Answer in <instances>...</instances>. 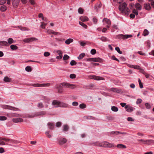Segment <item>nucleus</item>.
I'll return each mask as SVG.
<instances>
[{
	"instance_id": "38",
	"label": "nucleus",
	"mask_w": 154,
	"mask_h": 154,
	"mask_svg": "<svg viewBox=\"0 0 154 154\" xmlns=\"http://www.w3.org/2000/svg\"><path fill=\"white\" fill-rule=\"evenodd\" d=\"M111 110L114 112H117L118 110V109L117 107L112 106L111 107Z\"/></svg>"
},
{
	"instance_id": "10",
	"label": "nucleus",
	"mask_w": 154,
	"mask_h": 154,
	"mask_svg": "<svg viewBox=\"0 0 154 154\" xmlns=\"http://www.w3.org/2000/svg\"><path fill=\"white\" fill-rule=\"evenodd\" d=\"M67 141V140L65 138H60L58 140V143L60 145L65 144Z\"/></svg>"
},
{
	"instance_id": "18",
	"label": "nucleus",
	"mask_w": 154,
	"mask_h": 154,
	"mask_svg": "<svg viewBox=\"0 0 154 154\" xmlns=\"http://www.w3.org/2000/svg\"><path fill=\"white\" fill-rule=\"evenodd\" d=\"M108 91H111L116 93H119L120 92V91L118 89L115 88H112L110 89H108Z\"/></svg>"
},
{
	"instance_id": "61",
	"label": "nucleus",
	"mask_w": 154,
	"mask_h": 154,
	"mask_svg": "<svg viewBox=\"0 0 154 154\" xmlns=\"http://www.w3.org/2000/svg\"><path fill=\"white\" fill-rule=\"evenodd\" d=\"M7 0H0V5H2L5 4Z\"/></svg>"
},
{
	"instance_id": "45",
	"label": "nucleus",
	"mask_w": 154,
	"mask_h": 154,
	"mask_svg": "<svg viewBox=\"0 0 154 154\" xmlns=\"http://www.w3.org/2000/svg\"><path fill=\"white\" fill-rule=\"evenodd\" d=\"M69 58V57L66 54H65L64 55L63 57V59L64 60H65L68 59Z\"/></svg>"
},
{
	"instance_id": "49",
	"label": "nucleus",
	"mask_w": 154,
	"mask_h": 154,
	"mask_svg": "<svg viewBox=\"0 0 154 154\" xmlns=\"http://www.w3.org/2000/svg\"><path fill=\"white\" fill-rule=\"evenodd\" d=\"M149 33V32L147 29H145L144 30L143 32V35L144 36H145L148 35Z\"/></svg>"
},
{
	"instance_id": "52",
	"label": "nucleus",
	"mask_w": 154,
	"mask_h": 154,
	"mask_svg": "<svg viewBox=\"0 0 154 154\" xmlns=\"http://www.w3.org/2000/svg\"><path fill=\"white\" fill-rule=\"evenodd\" d=\"M93 23L94 24H96L97 22V19L96 17H94L93 19Z\"/></svg>"
},
{
	"instance_id": "17",
	"label": "nucleus",
	"mask_w": 154,
	"mask_h": 154,
	"mask_svg": "<svg viewBox=\"0 0 154 154\" xmlns=\"http://www.w3.org/2000/svg\"><path fill=\"white\" fill-rule=\"evenodd\" d=\"M144 7L145 9L147 10H149L151 9L150 4L149 3L145 4H144Z\"/></svg>"
},
{
	"instance_id": "64",
	"label": "nucleus",
	"mask_w": 154,
	"mask_h": 154,
	"mask_svg": "<svg viewBox=\"0 0 154 154\" xmlns=\"http://www.w3.org/2000/svg\"><path fill=\"white\" fill-rule=\"evenodd\" d=\"M145 105L146 106V108L147 109H149L150 108L151 106L150 105L147 103L145 104Z\"/></svg>"
},
{
	"instance_id": "35",
	"label": "nucleus",
	"mask_w": 154,
	"mask_h": 154,
	"mask_svg": "<svg viewBox=\"0 0 154 154\" xmlns=\"http://www.w3.org/2000/svg\"><path fill=\"white\" fill-rule=\"evenodd\" d=\"M103 21H105L106 22V23H107V24L108 25H111V22L110 20L106 18H104L103 20Z\"/></svg>"
},
{
	"instance_id": "47",
	"label": "nucleus",
	"mask_w": 154,
	"mask_h": 154,
	"mask_svg": "<svg viewBox=\"0 0 154 154\" xmlns=\"http://www.w3.org/2000/svg\"><path fill=\"white\" fill-rule=\"evenodd\" d=\"M138 82L139 83L140 88H143V85L142 84V83L141 82V80L140 79H138Z\"/></svg>"
},
{
	"instance_id": "32",
	"label": "nucleus",
	"mask_w": 154,
	"mask_h": 154,
	"mask_svg": "<svg viewBox=\"0 0 154 154\" xmlns=\"http://www.w3.org/2000/svg\"><path fill=\"white\" fill-rule=\"evenodd\" d=\"M7 7L5 5L2 6L0 8V10L2 12H4L6 11Z\"/></svg>"
},
{
	"instance_id": "22",
	"label": "nucleus",
	"mask_w": 154,
	"mask_h": 154,
	"mask_svg": "<svg viewBox=\"0 0 154 154\" xmlns=\"http://www.w3.org/2000/svg\"><path fill=\"white\" fill-rule=\"evenodd\" d=\"M101 4L100 2L97 3L95 5L94 9L97 11V8H100L101 6Z\"/></svg>"
},
{
	"instance_id": "5",
	"label": "nucleus",
	"mask_w": 154,
	"mask_h": 154,
	"mask_svg": "<svg viewBox=\"0 0 154 154\" xmlns=\"http://www.w3.org/2000/svg\"><path fill=\"white\" fill-rule=\"evenodd\" d=\"M49 83L47 84H33L32 85L35 87H46L50 85Z\"/></svg>"
},
{
	"instance_id": "42",
	"label": "nucleus",
	"mask_w": 154,
	"mask_h": 154,
	"mask_svg": "<svg viewBox=\"0 0 154 154\" xmlns=\"http://www.w3.org/2000/svg\"><path fill=\"white\" fill-rule=\"evenodd\" d=\"M25 70L27 72H30L31 71L32 69L30 66H27L25 68Z\"/></svg>"
},
{
	"instance_id": "24",
	"label": "nucleus",
	"mask_w": 154,
	"mask_h": 154,
	"mask_svg": "<svg viewBox=\"0 0 154 154\" xmlns=\"http://www.w3.org/2000/svg\"><path fill=\"white\" fill-rule=\"evenodd\" d=\"M49 128L51 130H53L54 128V124L51 122H48V123Z\"/></svg>"
},
{
	"instance_id": "33",
	"label": "nucleus",
	"mask_w": 154,
	"mask_h": 154,
	"mask_svg": "<svg viewBox=\"0 0 154 154\" xmlns=\"http://www.w3.org/2000/svg\"><path fill=\"white\" fill-rule=\"evenodd\" d=\"M4 80L5 82H9L11 81V79L8 77L6 76L4 78Z\"/></svg>"
},
{
	"instance_id": "26",
	"label": "nucleus",
	"mask_w": 154,
	"mask_h": 154,
	"mask_svg": "<svg viewBox=\"0 0 154 154\" xmlns=\"http://www.w3.org/2000/svg\"><path fill=\"white\" fill-rule=\"evenodd\" d=\"M135 8L137 10H141L142 9V6L139 3H137L135 4Z\"/></svg>"
},
{
	"instance_id": "20",
	"label": "nucleus",
	"mask_w": 154,
	"mask_h": 154,
	"mask_svg": "<svg viewBox=\"0 0 154 154\" xmlns=\"http://www.w3.org/2000/svg\"><path fill=\"white\" fill-rule=\"evenodd\" d=\"M46 114V112L45 111H40L39 112H36V115L37 116H42L45 115Z\"/></svg>"
},
{
	"instance_id": "51",
	"label": "nucleus",
	"mask_w": 154,
	"mask_h": 154,
	"mask_svg": "<svg viewBox=\"0 0 154 154\" xmlns=\"http://www.w3.org/2000/svg\"><path fill=\"white\" fill-rule=\"evenodd\" d=\"M76 64V62L74 60H72L70 63V64L72 66L75 65Z\"/></svg>"
},
{
	"instance_id": "3",
	"label": "nucleus",
	"mask_w": 154,
	"mask_h": 154,
	"mask_svg": "<svg viewBox=\"0 0 154 154\" xmlns=\"http://www.w3.org/2000/svg\"><path fill=\"white\" fill-rule=\"evenodd\" d=\"M132 37V35H123L119 34L116 36V38L118 39H125L129 38H131Z\"/></svg>"
},
{
	"instance_id": "27",
	"label": "nucleus",
	"mask_w": 154,
	"mask_h": 154,
	"mask_svg": "<svg viewBox=\"0 0 154 154\" xmlns=\"http://www.w3.org/2000/svg\"><path fill=\"white\" fill-rule=\"evenodd\" d=\"M100 39L103 42H109V40L107 38L105 37L102 36L101 37Z\"/></svg>"
},
{
	"instance_id": "50",
	"label": "nucleus",
	"mask_w": 154,
	"mask_h": 154,
	"mask_svg": "<svg viewBox=\"0 0 154 154\" xmlns=\"http://www.w3.org/2000/svg\"><path fill=\"white\" fill-rule=\"evenodd\" d=\"M2 138H0V145H5L6 144L4 142L2 139Z\"/></svg>"
},
{
	"instance_id": "46",
	"label": "nucleus",
	"mask_w": 154,
	"mask_h": 154,
	"mask_svg": "<svg viewBox=\"0 0 154 154\" xmlns=\"http://www.w3.org/2000/svg\"><path fill=\"white\" fill-rule=\"evenodd\" d=\"M79 106L81 109H84L86 107V105L84 103H82L80 104Z\"/></svg>"
},
{
	"instance_id": "44",
	"label": "nucleus",
	"mask_w": 154,
	"mask_h": 154,
	"mask_svg": "<svg viewBox=\"0 0 154 154\" xmlns=\"http://www.w3.org/2000/svg\"><path fill=\"white\" fill-rule=\"evenodd\" d=\"M79 24L80 25L82 26L85 28L86 29L87 28V26L84 23H83L82 22L79 21Z\"/></svg>"
},
{
	"instance_id": "39",
	"label": "nucleus",
	"mask_w": 154,
	"mask_h": 154,
	"mask_svg": "<svg viewBox=\"0 0 154 154\" xmlns=\"http://www.w3.org/2000/svg\"><path fill=\"white\" fill-rule=\"evenodd\" d=\"M19 28L22 31H28L29 30V29L28 28L25 27H22L21 26H19Z\"/></svg>"
},
{
	"instance_id": "1",
	"label": "nucleus",
	"mask_w": 154,
	"mask_h": 154,
	"mask_svg": "<svg viewBox=\"0 0 154 154\" xmlns=\"http://www.w3.org/2000/svg\"><path fill=\"white\" fill-rule=\"evenodd\" d=\"M62 86H65L66 88L72 89H74L76 87V85H75L67 83H62L60 85H57L56 87V88L58 91V92L59 93H62L63 91Z\"/></svg>"
},
{
	"instance_id": "57",
	"label": "nucleus",
	"mask_w": 154,
	"mask_h": 154,
	"mask_svg": "<svg viewBox=\"0 0 154 154\" xmlns=\"http://www.w3.org/2000/svg\"><path fill=\"white\" fill-rule=\"evenodd\" d=\"M69 77L70 78L72 79H75L76 77V75L74 74H71Z\"/></svg>"
},
{
	"instance_id": "59",
	"label": "nucleus",
	"mask_w": 154,
	"mask_h": 154,
	"mask_svg": "<svg viewBox=\"0 0 154 154\" xmlns=\"http://www.w3.org/2000/svg\"><path fill=\"white\" fill-rule=\"evenodd\" d=\"M50 53L48 52H45L44 53V55L45 57H47L50 55Z\"/></svg>"
},
{
	"instance_id": "4",
	"label": "nucleus",
	"mask_w": 154,
	"mask_h": 154,
	"mask_svg": "<svg viewBox=\"0 0 154 154\" xmlns=\"http://www.w3.org/2000/svg\"><path fill=\"white\" fill-rule=\"evenodd\" d=\"M109 144V143L107 142H104L101 143H98L97 142L94 143L93 145L94 146H101L103 147H107L108 144Z\"/></svg>"
},
{
	"instance_id": "63",
	"label": "nucleus",
	"mask_w": 154,
	"mask_h": 154,
	"mask_svg": "<svg viewBox=\"0 0 154 154\" xmlns=\"http://www.w3.org/2000/svg\"><path fill=\"white\" fill-rule=\"evenodd\" d=\"M133 68L136 69H140V66L138 65H133Z\"/></svg>"
},
{
	"instance_id": "56",
	"label": "nucleus",
	"mask_w": 154,
	"mask_h": 154,
	"mask_svg": "<svg viewBox=\"0 0 154 154\" xmlns=\"http://www.w3.org/2000/svg\"><path fill=\"white\" fill-rule=\"evenodd\" d=\"M132 12L134 14V15H138V11L135 9H134L132 11Z\"/></svg>"
},
{
	"instance_id": "43",
	"label": "nucleus",
	"mask_w": 154,
	"mask_h": 154,
	"mask_svg": "<svg viewBox=\"0 0 154 154\" xmlns=\"http://www.w3.org/2000/svg\"><path fill=\"white\" fill-rule=\"evenodd\" d=\"M41 24L40 25V27L42 29H45V26L47 25V23H45L44 22H41Z\"/></svg>"
},
{
	"instance_id": "14",
	"label": "nucleus",
	"mask_w": 154,
	"mask_h": 154,
	"mask_svg": "<svg viewBox=\"0 0 154 154\" xmlns=\"http://www.w3.org/2000/svg\"><path fill=\"white\" fill-rule=\"evenodd\" d=\"M125 108L127 109V111L129 112H131L133 110V108L132 107L128 106V105L125 106Z\"/></svg>"
},
{
	"instance_id": "53",
	"label": "nucleus",
	"mask_w": 154,
	"mask_h": 154,
	"mask_svg": "<svg viewBox=\"0 0 154 154\" xmlns=\"http://www.w3.org/2000/svg\"><path fill=\"white\" fill-rule=\"evenodd\" d=\"M7 119V118L4 116H0V120L4 121Z\"/></svg>"
},
{
	"instance_id": "48",
	"label": "nucleus",
	"mask_w": 154,
	"mask_h": 154,
	"mask_svg": "<svg viewBox=\"0 0 154 154\" xmlns=\"http://www.w3.org/2000/svg\"><path fill=\"white\" fill-rule=\"evenodd\" d=\"M115 50L119 54H122V52L120 50V48H119V47H116L115 48Z\"/></svg>"
},
{
	"instance_id": "11",
	"label": "nucleus",
	"mask_w": 154,
	"mask_h": 154,
	"mask_svg": "<svg viewBox=\"0 0 154 154\" xmlns=\"http://www.w3.org/2000/svg\"><path fill=\"white\" fill-rule=\"evenodd\" d=\"M91 79H94V80H104L105 79L104 78L99 76H97L96 75H93L92 76V78Z\"/></svg>"
},
{
	"instance_id": "15",
	"label": "nucleus",
	"mask_w": 154,
	"mask_h": 154,
	"mask_svg": "<svg viewBox=\"0 0 154 154\" xmlns=\"http://www.w3.org/2000/svg\"><path fill=\"white\" fill-rule=\"evenodd\" d=\"M59 107L68 108V105L66 103L60 102Z\"/></svg>"
},
{
	"instance_id": "8",
	"label": "nucleus",
	"mask_w": 154,
	"mask_h": 154,
	"mask_svg": "<svg viewBox=\"0 0 154 154\" xmlns=\"http://www.w3.org/2000/svg\"><path fill=\"white\" fill-rule=\"evenodd\" d=\"M60 101L56 100L53 101L52 104L55 107H60Z\"/></svg>"
},
{
	"instance_id": "6",
	"label": "nucleus",
	"mask_w": 154,
	"mask_h": 154,
	"mask_svg": "<svg viewBox=\"0 0 154 154\" xmlns=\"http://www.w3.org/2000/svg\"><path fill=\"white\" fill-rule=\"evenodd\" d=\"M2 107L3 109H11L15 111L18 110V109L17 108L7 105H4L2 106Z\"/></svg>"
},
{
	"instance_id": "60",
	"label": "nucleus",
	"mask_w": 154,
	"mask_h": 154,
	"mask_svg": "<svg viewBox=\"0 0 154 154\" xmlns=\"http://www.w3.org/2000/svg\"><path fill=\"white\" fill-rule=\"evenodd\" d=\"M53 31V30L49 29L47 30L46 32L49 34H52Z\"/></svg>"
},
{
	"instance_id": "9",
	"label": "nucleus",
	"mask_w": 154,
	"mask_h": 154,
	"mask_svg": "<svg viewBox=\"0 0 154 154\" xmlns=\"http://www.w3.org/2000/svg\"><path fill=\"white\" fill-rule=\"evenodd\" d=\"M20 2V0H12V3L13 7L17 8Z\"/></svg>"
},
{
	"instance_id": "31",
	"label": "nucleus",
	"mask_w": 154,
	"mask_h": 154,
	"mask_svg": "<svg viewBox=\"0 0 154 154\" xmlns=\"http://www.w3.org/2000/svg\"><path fill=\"white\" fill-rule=\"evenodd\" d=\"M37 106L39 109H42L44 107V105L42 102L38 103L37 105Z\"/></svg>"
},
{
	"instance_id": "2",
	"label": "nucleus",
	"mask_w": 154,
	"mask_h": 154,
	"mask_svg": "<svg viewBox=\"0 0 154 154\" xmlns=\"http://www.w3.org/2000/svg\"><path fill=\"white\" fill-rule=\"evenodd\" d=\"M127 4L124 2L120 5L119 7V10L123 14L128 15L130 11L129 9L127 7Z\"/></svg>"
},
{
	"instance_id": "12",
	"label": "nucleus",
	"mask_w": 154,
	"mask_h": 154,
	"mask_svg": "<svg viewBox=\"0 0 154 154\" xmlns=\"http://www.w3.org/2000/svg\"><path fill=\"white\" fill-rule=\"evenodd\" d=\"M9 45L7 42L4 41H0V47L1 46H8Z\"/></svg>"
},
{
	"instance_id": "16",
	"label": "nucleus",
	"mask_w": 154,
	"mask_h": 154,
	"mask_svg": "<svg viewBox=\"0 0 154 154\" xmlns=\"http://www.w3.org/2000/svg\"><path fill=\"white\" fill-rule=\"evenodd\" d=\"M154 144V140H146V144L151 145Z\"/></svg>"
},
{
	"instance_id": "13",
	"label": "nucleus",
	"mask_w": 154,
	"mask_h": 154,
	"mask_svg": "<svg viewBox=\"0 0 154 154\" xmlns=\"http://www.w3.org/2000/svg\"><path fill=\"white\" fill-rule=\"evenodd\" d=\"M13 121L15 123L19 122H22L23 121V120L20 118H14L12 119Z\"/></svg>"
},
{
	"instance_id": "37",
	"label": "nucleus",
	"mask_w": 154,
	"mask_h": 154,
	"mask_svg": "<svg viewBox=\"0 0 154 154\" xmlns=\"http://www.w3.org/2000/svg\"><path fill=\"white\" fill-rule=\"evenodd\" d=\"M8 44H11L14 42L13 39L11 38H9L8 40Z\"/></svg>"
},
{
	"instance_id": "36",
	"label": "nucleus",
	"mask_w": 154,
	"mask_h": 154,
	"mask_svg": "<svg viewBox=\"0 0 154 154\" xmlns=\"http://www.w3.org/2000/svg\"><path fill=\"white\" fill-rule=\"evenodd\" d=\"M85 54L84 53H82L80 54L79 56L78 57V58L79 60H81L85 56Z\"/></svg>"
},
{
	"instance_id": "40",
	"label": "nucleus",
	"mask_w": 154,
	"mask_h": 154,
	"mask_svg": "<svg viewBox=\"0 0 154 154\" xmlns=\"http://www.w3.org/2000/svg\"><path fill=\"white\" fill-rule=\"evenodd\" d=\"M137 141L140 143V142H142V143L144 144H146V140L144 139H138L137 140Z\"/></svg>"
},
{
	"instance_id": "30",
	"label": "nucleus",
	"mask_w": 154,
	"mask_h": 154,
	"mask_svg": "<svg viewBox=\"0 0 154 154\" xmlns=\"http://www.w3.org/2000/svg\"><path fill=\"white\" fill-rule=\"evenodd\" d=\"M73 39L72 38H69L66 40L65 43L67 45L69 44L70 43L72 42H73Z\"/></svg>"
},
{
	"instance_id": "23",
	"label": "nucleus",
	"mask_w": 154,
	"mask_h": 154,
	"mask_svg": "<svg viewBox=\"0 0 154 154\" xmlns=\"http://www.w3.org/2000/svg\"><path fill=\"white\" fill-rule=\"evenodd\" d=\"M80 19L83 22L87 21L88 20V18L86 16H81Z\"/></svg>"
},
{
	"instance_id": "41",
	"label": "nucleus",
	"mask_w": 154,
	"mask_h": 154,
	"mask_svg": "<svg viewBox=\"0 0 154 154\" xmlns=\"http://www.w3.org/2000/svg\"><path fill=\"white\" fill-rule=\"evenodd\" d=\"M9 142L11 143L15 144H17L18 143V141L17 140L12 139H10Z\"/></svg>"
},
{
	"instance_id": "55",
	"label": "nucleus",
	"mask_w": 154,
	"mask_h": 154,
	"mask_svg": "<svg viewBox=\"0 0 154 154\" xmlns=\"http://www.w3.org/2000/svg\"><path fill=\"white\" fill-rule=\"evenodd\" d=\"M85 60L87 61H93L94 62V58H91L88 59H85Z\"/></svg>"
},
{
	"instance_id": "54",
	"label": "nucleus",
	"mask_w": 154,
	"mask_h": 154,
	"mask_svg": "<svg viewBox=\"0 0 154 154\" xmlns=\"http://www.w3.org/2000/svg\"><path fill=\"white\" fill-rule=\"evenodd\" d=\"M78 12L81 14H83V10L81 8H79L78 10Z\"/></svg>"
},
{
	"instance_id": "7",
	"label": "nucleus",
	"mask_w": 154,
	"mask_h": 154,
	"mask_svg": "<svg viewBox=\"0 0 154 154\" xmlns=\"http://www.w3.org/2000/svg\"><path fill=\"white\" fill-rule=\"evenodd\" d=\"M37 40V39L34 37H31L26 38L23 40V41L25 42H32L34 41H35Z\"/></svg>"
},
{
	"instance_id": "21",
	"label": "nucleus",
	"mask_w": 154,
	"mask_h": 154,
	"mask_svg": "<svg viewBox=\"0 0 154 154\" xmlns=\"http://www.w3.org/2000/svg\"><path fill=\"white\" fill-rule=\"evenodd\" d=\"M35 114H36V112L34 113L31 114H28L27 115V117L28 118H32L35 117L37 116Z\"/></svg>"
},
{
	"instance_id": "34",
	"label": "nucleus",
	"mask_w": 154,
	"mask_h": 154,
	"mask_svg": "<svg viewBox=\"0 0 154 154\" xmlns=\"http://www.w3.org/2000/svg\"><path fill=\"white\" fill-rule=\"evenodd\" d=\"M10 48L12 50H15L18 49L17 46L15 45H12L10 46Z\"/></svg>"
},
{
	"instance_id": "19",
	"label": "nucleus",
	"mask_w": 154,
	"mask_h": 154,
	"mask_svg": "<svg viewBox=\"0 0 154 154\" xmlns=\"http://www.w3.org/2000/svg\"><path fill=\"white\" fill-rule=\"evenodd\" d=\"M52 133V131H47L45 133L46 135L48 138H51V137L52 135L51 134Z\"/></svg>"
},
{
	"instance_id": "25",
	"label": "nucleus",
	"mask_w": 154,
	"mask_h": 154,
	"mask_svg": "<svg viewBox=\"0 0 154 154\" xmlns=\"http://www.w3.org/2000/svg\"><path fill=\"white\" fill-rule=\"evenodd\" d=\"M102 59L99 57L94 58V62L101 63L102 62Z\"/></svg>"
},
{
	"instance_id": "58",
	"label": "nucleus",
	"mask_w": 154,
	"mask_h": 154,
	"mask_svg": "<svg viewBox=\"0 0 154 154\" xmlns=\"http://www.w3.org/2000/svg\"><path fill=\"white\" fill-rule=\"evenodd\" d=\"M96 50L94 49H91V53L92 54H96Z\"/></svg>"
},
{
	"instance_id": "28",
	"label": "nucleus",
	"mask_w": 154,
	"mask_h": 154,
	"mask_svg": "<svg viewBox=\"0 0 154 154\" xmlns=\"http://www.w3.org/2000/svg\"><path fill=\"white\" fill-rule=\"evenodd\" d=\"M63 130L65 131H68L69 129V127L68 125H65L63 126Z\"/></svg>"
},
{
	"instance_id": "29",
	"label": "nucleus",
	"mask_w": 154,
	"mask_h": 154,
	"mask_svg": "<svg viewBox=\"0 0 154 154\" xmlns=\"http://www.w3.org/2000/svg\"><path fill=\"white\" fill-rule=\"evenodd\" d=\"M116 146L119 148L124 149L126 148V146H125L120 144L117 145Z\"/></svg>"
},
{
	"instance_id": "62",
	"label": "nucleus",
	"mask_w": 154,
	"mask_h": 154,
	"mask_svg": "<svg viewBox=\"0 0 154 154\" xmlns=\"http://www.w3.org/2000/svg\"><path fill=\"white\" fill-rule=\"evenodd\" d=\"M94 85L93 84H90L89 86H88V89H91L92 88L94 87Z\"/></svg>"
}]
</instances>
